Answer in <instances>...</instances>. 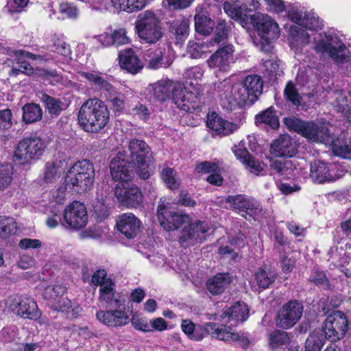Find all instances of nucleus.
Returning a JSON list of instances; mask_svg holds the SVG:
<instances>
[{"label":"nucleus","instance_id":"nucleus-45","mask_svg":"<svg viewBox=\"0 0 351 351\" xmlns=\"http://www.w3.org/2000/svg\"><path fill=\"white\" fill-rule=\"evenodd\" d=\"M16 225L12 217L0 216V237L6 238L15 233Z\"/></svg>","mask_w":351,"mask_h":351},{"label":"nucleus","instance_id":"nucleus-38","mask_svg":"<svg viewBox=\"0 0 351 351\" xmlns=\"http://www.w3.org/2000/svg\"><path fill=\"white\" fill-rule=\"evenodd\" d=\"M22 110V120L26 124L37 122L41 120L43 117V110L38 104H26L23 106Z\"/></svg>","mask_w":351,"mask_h":351},{"label":"nucleus","instance_id":"nucleus-31","mask_svg":"<svg viewBox=\"0 0 351 351\" xmlns=\"http://www.w3.org/2000/svg\"><path fill=\"white\" fill-rule=\"evenodd\" d=\"M189 95H191V94L186 91L182 83L172 81L170 99L174 102L178 108L184 111L189 110V106L188 105Z\"/></svg>","mask_w":351,"mask_h":351},{"label":"nucleus","instance_id":"nucleus-62","mask_svg":"<svg viewBox=\"0 0 351 351\" xmlns=\"http://www.w3.org/2000/svg\"><path fill=\"white\" fill-rule=\"evenodd\" d=\"M132 325L135 329L142 330L143 332L152 331V326L147 322V319L134 315L131 319Z\"/></svg>","mask_w":351,"mask_h":351},{"label":"nucleus","instance_id":"nucleus-53","mask_svg":"<svg viewBox=\"0 0 351 351\" xmlns=\"http://www.w3.org/2000/svg\"><path fill=\"white\" fill-rule=\"evenodd\" d=\"M230 28L227 26L224 19H218L215 32L214 42L220 43L228 38Z\"/></svg>","mask_w":351,"mask_h":351},{"label":"nucleus","instance_id":"nucleus-60","mask_svg":"<svg viewBox=\"0 0 351 351\" xmlns=\"http://www.w3.org/2000/svg\"><path fill=\"white\" fill-rule=\"evenodd\" d=\"M243 164L251 173L256 175H258L263 170V163L255 159L252 156L247 158V160H244Z\"/></svg>","mask_w":351,"mask_h":351},{"label":"nucleus","instance_id":"nucleus-61","mask_svg":"<svg viewBox=\"0 0 351 351\" xmlns=\"http://www.w3.org/2000/svg\"><path fill=\"white\" fill-rule=\"evenodd\" d=\"M12 115L10 109L0 110V131L8 130L12 127Z\"/></svg>","mask_w":351,"mask_h":351},{"label":"nucleus","instance_id":"nucleus-22","mask_svg":"<svg viewBox=\"0 0 351 351\" xmlns=\"http://www.w3.org/2000/svg\"><path fill=\"white\" fill-rule=\"evenodd\" d=\"M310 178L314 183L322 184L333 182L339 178V176L333 173L332 165H328L321 160H316L311 164Z\"/></svg>","mask_w":351,"mask_h":351},{"label":"nucleus","instance_id":"nucleus-23","mask_svg":"<svg viewBox=\"0 0 351 351\" xmlns=\"http://www.w3.org/2000/svg\"><path fill=\"white\" fill-rule=\"evenodd\" d=\"M206 125L214 134L223 136L232 134L239 128L237 124L223 119L215 112L208 114Z\"/></svg>","mask_w":351,"mask_h":351},{"label":"nucleus","instance_id":"nucleus-15","mask_svg":"<svg viewBox=\"0 0 351 351\" xmlns=\"http://www.w3.org/2000/svg\"><path fill=\"white\" fill-rule=\"evenodd\" d=\"M259 5L258 0H243L241 4L226 1L223 10L231 19L239 21L242 27H245L249 24L247 13L257 10Z\"/></svg>","mask_w":351,"mask_h":351},{"label":"nucleus","instance_id":"nucleus-35","mask_svg":"<svg viewBox=\"0 0 351 351\" xmlns=\"http://www.w3.org/2000/svg\"><path fill=\"white\" fill-rule=\"evenodd\" d=\"M40 99L48 113L52 117L59 116L68 107V105L62 99L55 98L47 93H42Z\"/></svg>","mask_w":351,"mask_h":351},{"label":"nucleus","instance_id":"nucleus-63","mask_svg":"<svg viewBox=\"0 0 351 351\" xmlns=\"http://www.w3.org/2000/svg\"><path fill=\"white\" fill-rule=\"evenodd\" d=\"M195 171L198 173H211L219 171V167L216 163L204 161L196 165Z\"/></svg>","mask_w":351,"mask_h":351},{"label":"nucleus","instance_id":"nucleus-17","mask_svg":"<svg viewBox=\"0 0 351 351\" xmlns=\"http://www.w3.org/2000/svg\"><path fill=\"white\" fill-rule=\"evenodd\" d=\"M234 52V49L231 44L220 47L207 60L208 66L221 72H228L230 64L233 63Z\"/></svg>","mask_w":351,"mask_h":351},{"label":"nucleus","instance_id":"nucleus-54","mask_svg":"<svg viewBox=\"0 0 351 351\" xmlns=\"http://www.w3.org/2000/svg\"><path fill=\"white\" fill-rule=\"evenodd\" d=\"M290 34L293 40L300 45H304L309 42V35L300 27L293 25L290 28Z\"/></svg>","mask_w":351,"mask_h":351},{"label":"nucleus","instance_id":"nucleus-43","mask_svg":"<svg viewBox=\"0 0 351 351\" xmlns=\"http://www.w3.org/2000/svg\"><path fill=\"white\" fill-rule=\"evenodd\" d=\"M195 30L204 35L209 34L214 25V22L205 15L197 14L195 16Z\"/></svg>","mask_w":351,"mask_h":351},{"label":"nucleus","instance_id":"nucleus-14","mask_svg":"<svg viewBox=\"0 0 351 351\" xmlns=\"http://www.w3.org/2000/svg\"><path fill=\"white\" fill-rule=\"evenodd\" d=\"M303 311L304 306L301 302L296 300L289 301L278 313L277 326L283 329L293 327L302 317Z\"/></svg>","mask_w":351,"mask_h":351},{"label":"nucleus","instance_id":"nucleus-41","mask_svg":"<svg viewBox=\"0 0 351 351\" xmlns=\"http://www.w3.org/2000/svg\"><path fill=\"white\" fill-rule=\"evenodd\" d=\"M108 96L107 97L106 101L110 105V109L114 113H121L125 109V96L120 93H116L114 89L112 92H108Z\"/></svg>","mask_w":351,"mask_h":351},{"label":"nucleus","instance_id":"nucleus-46","mask_svg":"<svg viewBox=\"0 0 351 351\" xmlns=\"http://www.w3.org/2000/svg\"><path fill=\"white\" fill-rule=\"evenodd\" d=\"M325 339L322 333L313 332L306 341L305 351H321Z\"/></svg>","mask_w":351,"mask_h":351},{"label":"nucleus","instance_id":"nucleus-6","mask_svg":"<svg viewBox=\"0 0 351 351\" xmlns=\"http://www.w3.org/2000/svg\"><path fill=\"white\" fill-rule=\"evenodd\" d=\"M138 37L148 44H155L163 36L160 21L152 11L145 10L138 14L135 22Z\"/></svg>","mask_w":351,"mask_h":351},{"label":"nucleus","instance_id":"nucleus-40","mask_svg":"<svg viewBox=\"0 0 351 351\" xmlns=\"http://www.w3.org/2000/svg\"><path fill=\"white\" fill-rule=\"evenodd\" d=\"M275 278L274 272L265 268H259L254 276V280L258 288L261 289L268 288L274 282Z\"/></svg>","mask_w":351,"mask_h":351},{"label":"nucleus","instance_id":"nucleus-57","mask_svg":"<svg viewBox=\"0 0 351 351\" xmlns=\"http://www.w3.org/2000/svg\"><path fill=\"white\" fill-rule=\"evenodd\" d=\"M53 44L51 46V50L63 56H68L71 53V49L68 44H66L61 38L54 36L52 38Z\"/></svg>","mask_w":351,"mask_h":351},{"label":"nucleus","instance_id":"nucleus-19","mask_svg":"<svg viewBox=\"0 0 351 351\" xmlns=\"http://www.w3.org/2000/svg\"><path fill=\"white\" fill-rule=\"evenodd\" d=\"M6 304L10 308L14 307L17 314L23 318L36 319L40 315L37 304L30 298H22L18 300L16 296H11L7 300Z\"/></svg>","mask_w":351,"mask_h":351},{"label":"nucleus","instance_id":"nucleus-25","mask_svg":"<svg viewBox=\"0 0 351 351\" xmlns=\"http://www.w3.org/2000/svg\"><path fill=\"white\" fill-rule=\"evenodd\" d=\"M110 169L113 180L128 182L132 178L133 164L118 156L112 159Z\"/></svg>","mask_w":351,"mask_h":351},{"label":"nucleus","instance_id":"nucleus-49","mask_svg":"<svg viewBox=\"0 0 351 351\" xmlns=\"http://www.w3.org/2000/svg\"><path fill=\"white\" fill-rule=\"evenodd\" d=\"M284 95L286 99L291 102L293 105L299 106L301 104L302 97L293 82H287L284 90Z\"/></svg>","mask_w":351,"mask_h":351},{"label":"nucleus","instance_id":"nucleus-36","mask_svg":"<svg viewBox=\"0 0 351 351\" xmlns=\"http://www.w3.org/2000/svg\"><path fill=\"white\" fill-rule=\"evenodd\" d=\"M221 317H228V322H243L248 317V308L244 302H238L226 310Z\"/></svg>","mask_w":351,"mask_h":351},{"label":"nucleus","instance_id":"nucleus-47","mask_svg":"<svg viewBox=\"0 0 351 351\" xmlns=\"http://www.w3.org/2000/svg\"><path fill=\"white\" fill-rule=\"evenodd\" d=\"M161 178L167 187L171 189H178L180 184L176 172L171 168L163 169L161 172Z\"/></svg>","mask_w":351,"mask_h":351},{"label":"nucleus","instance_id":"nucleus-12","mask_svg":"<svg viewBox=\"0 0 351 351\" xmlns=\"http://www.w3.org/2000/svg\"><path fill=\"white\" fill-rule=\"evenodd\" d=\"M118 202L127 208H137L143 203L141 189L129 182H119L114 189Z\"/></svg>","mask_w":351,"mask_h":351},{"label":"nucleus","instance_id":"nucleus-42","mask_svg":"<svg viewBox=\"0 0 351 351\" xmlns=\"http://www.w3.org/2000/svg\"><path fill=\"white\" fill-rule=\"evenodd\" d=\"M171 84V80L159 82L153 89L154 97L160 101L170 99Z\"/></svg>","mask_w":351,"mask_h":351},{"label":"nucleus","instance_id":"nucleus-4","mask_svg":"<svg viewBox=\"0 0 351 351\" xmlns=\"http://www.w3.org/2000/svg\"><path fill=\"white\" fill-rule=\"evenodd\" d=\"M93 165L88 160L75 162L66 173L64 178L66 187L77 193L90 190L95 179Z\"/></svg>","mask_w":351,"mask_h":351},{"label":"nucleus","instance_id":"nucleus-7","mask_svg":"<svg viewBox=\"0 0 351 351\" xmlns=\"http://www.w3.org/2000/svg\"><path fill=\"white\" fill-rule=\"evenodd\" d=\"M45 147V143L40 137L27 136L19 142L14 156L20 164L24 165L40 158Z\"/></svg>","mask_w":351,"mask_h":351},{"label":"nucleus","instance_id":"nucleus-20","mask_svg":"<svg viewBox=\"0 0 351 351\" xmlns=\"http://www.w3.org/2000/svg\"><path fill=\"white\" fill-rule=\"evenodd\" d=\"M226 201L230 204L233 210L239 212H247L250 215H257L263 210L258 202L244 194L229 195Z\"/></svg>","mask_w":351,"mask_h":351},{"label":"nucleus","instance_id":"nucleus-1","mask_svg":"<svg viewBox=\"0 0 351 351\" xmlns=\"http://www.w3.org/2000/svg\"><path fill=\"white\" fill-rule=\"evenodd\" d=\"M284 123L290 130L301 134L309 141L332 145L337 156L351 159V141L349 143L337 144L325 125L304 121L295 117H286Z\"/></svg>","mask_w":351,"mask_h":351},{"label":"nucleus","instance_id":"nucleus-18","mask_svg":"<svg viewBox=\"0 0 351 351\" xmlns=\"http://www.w3.org/2000/svg\"><path fill=\"white\" fill-rule=\"evenodd\" d=\"M64 220L71 228L80 229L84 227L88 221L86 206L80 202H73L64 211Z\"/></svg>","mask_w":351,"mask_h":351},{"label":"nucleus","instance_id":"nucleus-10","mask_svg":"<svg viewBox=\"0 0 351 351\" xmlns=\"http://www.w3.org/2000/svg\"><path fill=\"white\" fill-rule=\"evenodd\" d=\"M315 49L317 53L328 54L339 62L347 61L348 59V52L345 44L336 35L325 34L324 38L317 42Z\"/></svg>","mask_w":351,"mask_h":351},{"label":"nucleus","instance_id":"nucleus-11","mask_svg":"<svg viewBox=\"0 0 351 351\" xmlns=\"http://www.w3.org/2000/svg\"><path fill=\"white\" fill-rule=\"evenodd\" d=\"M107 310L96 313L97 319L102 324L113 328L125 326L130 322V317L125 311V300L120 301L119 307L107 305Z\"/></svg>","mask_w":351,"mask_h":351},{"label":"nucleus","instance_id":"nucleus-37","mask_svg":"<svg viewBox=\"0 0 351 351\" xmlns=\"http://www.w3.org/2000/svg\"><path fill=\"white\" fill-rule=\"evenodd\" d=\"M143 58L147 67L150 69H158L160 67H168L171 64L169 61L164 62L163 52L158 50H147L144 53Z\"/></svg>","mask_w":351,"mask_h":351},{"label":"nucleus","instance_id":"nucleus-16","mask_svg":"<svg viewBox=\"0 0 351 351\" xmlns=\"http://www.w3.org/2000/svg\"><path fill=\"white\" fill-rule=\"evenodd\" d=\"M208 230V226L204 221L191 223L182 229L179 242L185 248L193 246L204 239V234Z\"/></svg>","mask_w":351,"mask_h":351},{"label":"nucleus","instance_id":"nucleus-34","mask_svg":"<svg viewBox=\"0 0 351 351\" xmlns=\"http://www.w3.org/2000/svg\"><path fill=\"white\" fill-rule=\"evenodd\" d=\"M51 308L54 311H59L66 315L68 318L73 319L81 312L82 308L75 302H72L68 298H60L52 301Z\"/></svg>","mask_w":351,"mask_h":351},{"label":"nucleus","instance_id":"nucleus-8","mask_svg":"<svg viewBox=\"0 0 351 351\" xmlns=\"http://www.w3.org/2000/svg\"><path fill=\"white\" fill-rule=\"evenodd\" d=\"M263 82L257 75H250L237 86L236 97L240 106H250L257 101L263 92Z\"/></svg>","mask_w":351,"mask_h":351},{"label":"nucleus","instance_id":"nucleus-3","mask_svg":"<svg viewBox=\"0 0 351 351\" xmlns=\"http://www.w3.org/2000/svg\"><path fill=\"white\" fill-rule=\"evenodd\" d=\"M207 335L220 341L237 343L245 349L248 348L250 343L246 334L236 332L229 326L215 322H208L204 326L197 325L189 339L193 341H201Z\"/></svg>","mask_w":351,"mask_h":351},{"label":"nucleus","instance_id":"nucleus-29","mask_svg":"<svg viewBox=\"0 0 351 351\" xmlns=\"http://www.w3.org/2000/svg\"><path fill=\"white\" fill-rule=\"evenodd\" d=\"M119 58L121 68L132 74L138 73L143 67V63L132 49L121 51Z\"/></svg>","mask_w":351,"mask_h":351},{"label":"nucleus","instance_id":"nucleus-55","mask_svg":"<svg viewBox=\"0 0 351 351\" xmlns=\"http://www.w3.org/2000/svg\"><path fill=\"white\" fill-rule=\"evenodd\" d=\"M60 166L58 162L50 161L45 165L43 179L47 183L54 182L57 177Z\"/></svg>","mask_w":351,"mask_h":351},{"label":"nucleus","instance_id":"nucleus-58","mask_svg":"<svg viewBox=\"0 0 351 351\" xmlns=\"http://www.w3.org/2000/svg\"><path fill=\"white\" fill-rule=\"evenodd\" d=\"M59 12L66 17L76 19L79 15V10L73 3L64 2L59 5Z\"/></svg>","mask_w":351,"mask_h":351},{"label":"nucleus","instance_id":"nucleus-44","mask_svg":"<svg viewBox=\"0 0 351 351\" xmlns=\"http://www.w3.org/2000/svg\"><path fill=\"white\" fill-rule=\"evenodd\" d=\"M82 75L89 82L99 86L101 89L106 92H112L113 90V86L97 73L82 72Z\"/></svg>","mask_w":351,"mask_h":351},{"label":"nucleus","instance_id":"nucleus-28","mask_svg":"<svg viewBox=\"0 0 351 351\" xmlns=\"http://www.w3.org/2000/svg\"><path fill=\"white\" fill-rule=\"evenodd\" d=\"M232 281L229 273H219L208 278L206 281V288L213 295H220L224 292Z\"/></svg>","mask_w":351,"mask_h":351},{"label":"nucleus","instance_id":"nucleus-64","mask_svg":"<svg viewBox=\"0 0 351 351\" xmlns=\"http://www.w3.org/2000/svg\"><path fill=\"white\" fill-rule=\"evenodd\" d=\"M113 45H122L129 43V38L126 36L125 29H116L112 34Z\"/></svg>","mask_w":351,"mask_h":351},{"label":"nucleus","instance_id":"nucleus-33","mask_svg":"<svg viewBox=\"0 0 351 351\" xmlns=\"http://www.w3.org/2000/svg\"><path fill=\"white\" fill-rule=\"evenodd\" d=\"M19 50H13L10 56L13 58L12 69L9 71L10 76H16L19 73L30 75L34 73L33 66L25 60V56L18 54Z\"/></svg>","mask_w":351,"mask_h":351},{"label":"nucleus","instance_id":"nucleus-24","mask_svg":"<svg viewBox=\"0 0 351 351\" xmlns=\"http://www.w3.org/2000/svg\"><path fill=\"white\" fill-rule=\"evenodd\" d=\"M118 230L128 239L134 238L140 230L141 221L132 213H123L117 221Z\"/></svg>","mask_w":351,"mask_h":351},{"label":"nucleus","instance_id":"nucleus-9","mask_svg":"<svg viewBox=\"0 0 351 351\" xmlns=\"http://www.w3.org/2000/svg\"><path fill=\"white\" fill-rule=\"evenodd\" d=\"M157 214L160 226L167 231L177 230L190 219L188 215L175 210L162 199L158 203Z\"/></svg>","mask_w":351,"mask_h":351},{"label":"nucleus","instance_id":"nucleus-26","mask_svg":"<svg viewBox=\"0 0 351 351\" xmlns=\"http://www.w3.org/2000/svg\"><path fill=\"white\" fill-rule=\"evenodd\" d=\"M271 153L276 157H292L296 152V143L289 135H282L271 146Z\"/></svg>","mask_w":351,"mask_h":351},{"label":"nucleus","instance_id":"nucleus-52","mask_svg":"<svg viewBox=\"0 0 351 351\" xmlns=\"http://www.w3.org/2000/svg\"><path fill=\"white\" fill-rule=\"evenodd\" d=\"M301 27H305L310 30H317L322 28V22L319 21V18L313 12H304V19L302 21Z\"/></svg>","mask_w":351,"mask_h":351},{"label":"nucleus","instance_id":"nucleus-27","mask_svg":"<svg viewBox=\"0 0 351 351\" xmlns=\"http://www.w3.org/2000/svg\"><path fill=\"white\" fill-rule=\"evenodd\" d=\"M128 149L132 164L151 160V149L144 141L136 138L132 139L129 143Z\"/></svg>","mask_w":351,"mask_h":351},{"label":"nucleus","instance_id":"nucleus-48","mask_svg":"<svg viewBox=\"0 0 351 351\" xmlns=\"http://www.w3.org/2000/svg\"><path fill=\"white\" fill-rule=\"evenodd\" d=\"M289 342V337L285 331L275 330L269 335V345L271 349L285 346Z\"/></svg>","mask_w":351,"mask_h":351},{"label":"nucleus","instance_id":"nucleus-2","mask_svg":"<svg viewBox=\"0 0 351 351\" xmlns=\"http://www.w3.org/2000/svg\"><path fill=\"white\" fill-rule=\"evenodd\" d=\"M109 117L108 107L102 101L90 99L85 101L80 108L77 121L84 131L97 133L106 127Z\"/></svg>","mask_w":351,"mask_h":351},{"label":"nucleus","instance_id":"nucleus-56","mask_svg":"<svg viewBox=\"0 0 351 351\" xmlns=\"http://www.w3.org/2000/svg\"><path fill=\"white\" fill-rule=\"evenodd\" d=\"M65 291L66 288L62 285H49L45 289L43 296L45 299L56 301Z\"/></svg>","mask_w":351,"mask_h":351},{"label":"nucleus","instance_id":"nucleus-32","mask_svg":"<svg viewBox=\"0 0 351 351\" xmlns=\"http://www.w3.org/2000/svg\"><path fill=\"white\" fill-rule=\"evenodd\" d=\"M99 299L100 301L105 302L107 305L117 307H119L120 301L124 300L115 291L114 285L110 279H108L106 282L100 285Z\"/></svg>","mask_w":351,"mask_h":351},{"label":"nucleus","instance_id":"nucleus-51","mask_svg":"<svg viewBox=\"0 0 351 351\" xmlns=\"http://www.w3.org/2000/svg\"><path fill=\"white\" fill-rule=\"evenodd\" d=\"M271 168L280 176H287L292 171L293 164L291 160H277L271 162Z\"/></svg>","mask_w":351,"mask_h":351},{"label":"nucleus","instance_id":"nucleus-5","mask_svg":"<svg viewBox=\"0 0 351 351\" xmlns=\"http://www.w3.org/2000/svg\"><path fill=\"white\" fill-rule=\"evenodd\" d=\"M250 23L260 36V49L269 53L272 51L271 43L277 39L280 34V28L272 18L261 12L250 16Z\"/></svg>","mask_w":351,"mask_h":351},{"label":"nucleus","instance_id":"nucleus-50","mask_svg":"<svg viewBox=\"0 0 351 351\" xmlns=\"http://www.w3.org/2000/svg\"><path fill=\"white\" fill-rule=\"evenodd\" d=\"M12 170L11 164L0 165V191H3L12 182Z\"/></svg>","mask_w":351,"mask_h":351},{"label":"nucleus","instance_id":"nucleus-39","mask_svg":"<svg viewBox=\"0 0 351 351\" xmlns=\"http://www.w3.org/2000/svg\"><path fill=\"white\" fill-rule=\"evenodd\" d=\"M255 121L256 125L264 123L272 129H276L279 127L278 117L273 106H270L257 114L255 117Z\"/></svg>","mask_w":351,"mask_h":351},{"label":"nucleus","instance_id":"nucleus-30","mask_svg":"<svg viewBox=\"0 0 351 351\" xmlns=\"http://www.w3.org/2000/svg\"><path fill=\"white\" fill-rule=\"evenodd\" d=\"M169 32L176 38V44L182 45L189 35V21L180 16L169 23Z\"/></svg>","mask_w":351,"mask_h":351},{"label":"nucleus","instance_id":"nucleus-13","mask_svg":"<svg viewBox=\"0 0 351 351\" xmlns=\"http://www.w3.org/2000/svg\"><path fill=\"white\" fill-rule=\"evenodd\" d=\"M347 329V318L342 312L338 311L326 317L322 333L324 339L335 341L345 336Z\"/></svg>","mask_w":351,"mask_h":351},{"label":"nucleus","instance_id":"nucleus-21","mask_svg":"<svg viewBox=\"0 0 351 351\" xmlns=\"http://www.w3.org/2000/svg\"><path fill=\"white\" fill-rule=\"evenodd\" d=\"M236 88L237 86L234 87L227 80L215 84L214 89L220 97L221 105L228 111H232L237 106H240L239 99L236 97Z\"/></svg>","mask_w":351,"mask_h":351},{"label":"nucleus","instance_id":"nucleus-59","mask_svg":"<svg viewBox=\"0 0 351 351\" xmlns=\"http://www.w3.org/2000/svg\"><path fill=\"white\" fill-rule=\"evenodd\" d=\"M344 100L345 97H341V99L337 97L333 102V105L337 112L342 113L344 117L351 121V106H348L346 101Z\"/></svg>","mask_w":351,"mask_h":351}]
</instances>
